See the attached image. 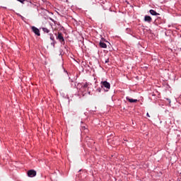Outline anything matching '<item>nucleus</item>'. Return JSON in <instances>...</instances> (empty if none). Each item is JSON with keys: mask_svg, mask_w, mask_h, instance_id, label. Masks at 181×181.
<instances>
[{"mask_svg": "<svg viewBox=\"0 0 181 181\" xmlns=\"http://www.w3.org/2000/svg\"><path fill=\"white\" fill-rule=\"evenodd\" d=\"M101 84V87H104L105 88H107V90H110V88H111V84L108 82H107V81H101L100 82Z\"/></svg>", "mask_w": 181, "mask_h": 181, "instance_id": "obj_1", "label": "nucleus"}, {"mask_svg": "<svg viewBox=\"0 0 181 181\" xmlns=\"http://www.w3.org/2000/svg\"><path fill=\"white\" fill-rule=\"evenodd\" d=\"M57 39L58 40H59V42L61 43H62V45H64L65 42H64V37H63V34H62V33H58V35L57 37Z\"/></svg>", "mask_w": 181, "mask_h": 181, "instance_id": "obj_2", "label": "nucleus"}, {"mask_svg": "<svg viewBox=\"0 0 181 181\" xmlns=\"http://www.w3.org/2000/svg\"><path fill=\"white\" fill-rule=\"evenodd\" d=\"M28 176H29V177H35V176H36V171L35 170H28Z\"/></svg>", "mask_w": 181, "mask_h": 181, "instance_id": "obj_3", "label": "nucleus"}, {"mask_svg": "<svg viewBox=\"0 0 181 181\" xmlns=\"http://www.w3.org/2000/svg\"><path fill=\"white\" fill-rule=\"evenodd\" d=\"M31 29L33 32L35 33V35H37V36H40V30H39L37 28L33 26L31 27Z\"/></svg>", "mask_w": 181, "mask_h": 181, "instance_id": "obj_4", "label": "nucleus"}, {"mask_svg": "<svg viewBox=\"0 0 181 181\" xmlns=\"http://www.w3.org/2000/svg\"><path fill=\"white\" fill-rule=\"evenodd\" d=\"M144 21L148 22V23H151V22H152V18L149 16H145Z\"/></svg>", "mask_w": 181, "mask_h": 181, "instance_id": "obj_5", "label": "nucleus"}, {"mask_svg": "<svg viewBox=\"0 0 181 181\" xmlns=\"http://www.w3.org/2000/svg\"><path fill=\"white\" fill-rule=\"evenodd\" d=\"M86 88H88V83H83V84L81 86V90H82V91H86Z\"/></svg>", "mask_w": 181, "mask_h": 181, "instance_id": "obj_6", "label": "nucleus"}, {"mask_svg": "<svg viewBox=\"0 0 181 181\" xmlns=\"http://www.w3.org/2000/svg\"><path fill=\"white\" fill-rule=\"evenodd\" d=\"M99 46H100V47H102V49H107V44H105V42H103L101 41L99 43Z\"/></svg>", "mask_w": 181, "mask_h": 181, "instance_id": "obj_7", "label": "nucleus"}, {"mask_svg": "<svg viewBox=\"0 0 181 181\" xmlns=\"http://www.w3.org/2000/svg\"><path fill=\"white\" fill-rule=\"evenodd\" d=\"M149 12H150L151 15H153V16H158V15H159L158 13H157L156 11L152 10V9L150 10Z\"/></svg>", "mask_w": 181, "mask_h": 181, "instance_id": "obj_8", "label": "nucleus"}, {"mask_svg": "<svg viewBox=\"0 0 181 181\" xmlns=\"http://www.w3.org/2000/svg\"><path fill=\"white\" fill-rule=\"evenodd\" d=\"M126 99L127 101H129V103H138V100L136 99L129 98V97L126 98Z\"/></svg>", "mask_w": 181, "mask_h": 181, "instance_id": "obj_9", "label": "nucleus"}, {"mask_svg": "<svg viewBox=\"0 0 181 181\" xmlns=\"http://www.w3.org/2000/svg\"><path fill=\"white\" fill-rule=\"evenodd\" d=\"M42 29L45 33H49L50 32V30L46 28H42Z\"/></svg>", "mask_w": 181, "mask_h": 181, "instance_id": "obj_10", "label": "nucleus"}, {"mask_svg": "<svg viewBox=\"0 0 181 181\" xmlns=\"http://www.w3.org/2000/svg\"><path fill=\"white\" fill-rule=\"evenodd\" d=\"M49 38L52 42H54V36H53V34H49Z\"/></svg>", "mask_w": 181, "mask_h": 181, "instance_id": "obj_11", "label": "nucleus"}, {"mask_svg": "<svg viewBox=\"0 0 181 181\" xmlns=\"http://www.w3.org/2000/svg\"><path fill=\"white\" fill-rule=\"evenodd\" d=\"M18 2H21V4H25V2H29L28 0H17Z\"/></svg>", "mask_w": 181, "mask_h": 181, "instance_id": "obj_12", "label": "nucleus"}, {"mask_svg": "<svg viewBox=\"0 0 181 181\" xmlns=\"http://www.w3.org/2000/svg\"><path fill=\"white\" fill-rule=\"evenodd\" d=\"M52 46H53V47H54V45H56V41H53L52 43H51Z\"/></svg>", "mask_w": 181, "mask_h": 181, "instance_id": "obj_13", "label": "nucleus"}, {"mask_svg": "<svg viewBox=\"0 0 181 181\" xmlns=\"http://www.w3.org/2000/svg\"><path fill=\"white\" fill-rule=\"evenodd\" d=\"M96 91H98V93H101V88H98Z\"/></svg>", "mask_w": 181, "mask_h": 181, "instance_id": "obj_14", "label": "nucleus"}, {"mask_svg": "<svg viewBox=\"0 0 181 181\" xmlns=\"http://www.w3.org/2000/svg\"><path fill=\"white\" fill-rule=\"evenodd\" d=\"M109 62H110V59L108 58L105 60V63H109Z\"/></svg>", "mask_w": 181, "mask_h": 181, "instance_id": "obj_15", "label": "nucleus"}, {"mask_svg": "<svg viewBox=\"0 0 181 181\" xmlns=\"http://www.w3.org/2000/svg\"><path fill=\"white\" fill-rule=\"evenodd\" d=\"M146 116L148 117V118L151 117V115H149V113H147V114H146Z\"/></svg>", "mask_w": 181, "mask_h": 181, "instance_id": "obj_16", "label": "nucleus"}]
</instances>
